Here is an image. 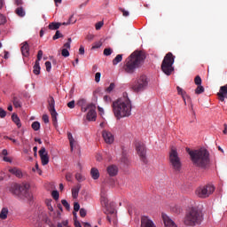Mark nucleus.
Returning a JSON list of instances; mask_svg holds the SVG:
<instances>
[{"mask_svg":"<svg viewBox=\"0 0 227 227\" xmlns=\"http://www.w3.org/2000/svg\"><path fill=\"white\" fill-rule=\"evenodd\" d=\"M108 200H107V196H106V193L104 192V191H101V202L103 203V205H105V207L107 205L108 203Z\"/></svg>","mask_w":227,"mask_h":227,"instance_id":"33","label":"nucleus"},{"mask_svg":"<svg viewBox=\"0 0 227 227\" xmlns=\"http://www.w3.org/2000/svg\"><path fill=\"white\" fill-rule=\"evenodd\" d=\"M21 54L25 58H27L29 56V44L27 43V42H24L21 44Z\"/></svg>","mask_w":227,"mask_h":227,"instance_id":"20","label":"nucleus"},{"mask_svg":"<svg viewBox=\"0 0 227 227\" xmlns=\"http://www.w3.org/2000/svg\"><path fill=\"white\" fill-rule=\"evenodd\" d=\"M75 178H76L77 182H82V180H84V177L82 176V175H81V173H76Z\"/></svg>","mask_w":227,"mask_h":227,"instance_id":"46","label":"nucleus"},{"mask_svg":"<svg viewBox=\"0 0 227 227\" xmlns=\"http://www.w3.org/2000/svg\"><path fill=\"white\" fill-rule=\"evenodd\" d=\"M74 212H79V210H81V205L79 204V202L74 203Z\"/></svg>","mask_w":227,"mask_h":227,"instance_id":"48","label":"nucleus"},{"mask_svg":"<svg viewBox=\"0 0 227 227\" xmlns=\"http://www.w3.org/2000/svg\"><path fill=\"white\" fill-rule=\"evenodd\" d=\"M102 136L106 145H113V143H114V136L111 131L103 130Z\"/></svg>","mask_w":227,"mask_h":227,"instance_id":"14","label":"nucleus"},{"mask_svg":"<svg viewBox=\"0 0 227 227\" xmlns=\"http://www.w3.org/2000/svg\"><path fill=\"white\" fill-rule=\"evenodd\" d=\"M40 62H38V60H35V65L33 67V74H35V75H40Z\"/></svg>","mask_w":227,"mask_h":227,"instance_id":"24","label":"nucleus"},{"mask_svg":"<svg viewBox=\"0 0 227 227\" xmlns=\"http://www.w3.org/2000/svg\"><path fill=\"white\" fill-rule=\"evenodd\" d=\"M67 137L69 139L71 152H73L74 151V143H75V140L74 139L72 133H68Z\"/></svg>","mask_w":227,"mask_h":227,"instance_id":"32","label":"nucleus"},{"mask_svg":"<svg viewBox=\"0 0 227 227\" xmlns=\"http://www.w3.org/2000/svg\"><path fill=\"white\" fill-rule=\"evenodd\" d=\"M106 173L109 176H116L118 175V167L116 165H110L106 168Z\"/></svg>","mask_w":227,"mask_h":227,"instance_id":"19","label":"nucleus"},{"mask_svg":"<svg viewBox=\"0 0 227 227\" xmlns=\"http://www.w3.org/2000/svg\"><path fill=\"white\" fill-rule=\"evenodd\" d=\"M72 43V38H68L67 39V42L66 43H64L63 45V49L61 51V55L64 57V58H68V56H70V51H68V49H70V45Z\"/></svg>","mask_w":227,"mask_h":227,"instance_id":"16","label":"nucleus"},{"mask_svg":"<svg viewBox=\"0 0 227 227\" xmlns=\"http://www.w3.org/2000/svg\"><path fill=\"white\" fill-rule=\"evenodd\" d=\"M87 113L88 121H97V106L93 103H89V109Z\"/></svg>","mask_w":227,"mask_h":227,"instance_id":"12","label":"nucleus"},{"mask_svg":"<svg viewBox=\"0 0 227 227\" xmlns=\"http://www.w3.org/2000/svg\"><path fill=\"white\" fill-rule=\"evenodd\" d=\"M33 171H38L39 175H42V170H40L38 163L35 164V168H33Z\"/></svg>","mask_w":227,"mask_h":227,"instance_id":"58","label":"nucleus"},{"mask_svg":"<svg viewBox=\"0 0 227 227\" xmlns=\"http://www.w3.org/2000/svg\"><path fill=\"white\" fill-rule=\"evenodd\" d=\"M203 221V215L196 207H192L185 215L184 223L186 226H198Z\"/></svg>","mask_w":227,"mask_h":227,"instance_id":"5","label":"nucleus"},{"mask_svg":"<svg viewBox=\"0 0 227 227\" xmlns=\"http://www.w3.org/2000/svg\"><path fill=\"white\" fill-rule=\"evenodd\" d=\"M176 90H177L178 95H181V96H182V98H183V100H184L185 106H187V100H188V102H190V101H191V97H189V96L187 95V92H185V90H184V89H182V88H180V87L177 86V87H176Z\"/></svg>","mask_w":227,"mask_h":227,"instance_id":"17","label":"nucleus"},{"mask_svg":"<svg viewBox=\"0 0 227 227\" xmlns=\"http://www.w3.org/2000/svg\"><path fill=\"white\" fill-rule=\"evenodd\" d=\"M61 203L63 207H65L66 210H70V204L68 203V201H67V200H62Z\"/></svg>","mask_w":227,"mask_h":227,"instance_id":"38","label":"nucleus"},{"mask_svg":"<svg viewBox=\"0 0 227 227\" xmlns=\"http://www.w3.org/2000/svg\"><path fill=\"white\" fill-rule=\"evenodd\" d=\"M100 47H102V42L99 41L94 43L92 49H100Z\"/></svg>","mask_w":227,"mask_h":227,"instance_id":"50","label":"nucleus"},{"mask_svg":"<svg viewBox=\"0 0 227 227\" xmlns=\"http://www.w3.org/2000/svg\"><path fill=\"white\" fill-rule=\"evenodd\" d=\"M32 129L33 130H35V131L40 130V123L38 121H34L32 123Z\"/></svg>","mask_w":227,"mask_h":227,"instance_id":"37","label":"nucleus"},{"mask_svg":"<svg viewBox=\"0 0 227 227\" xmlns=\"http://www.w3.org/2000/svg\"><path fill=\"white\" fill-rule=\"evenodd\" d=\"M201 93H205V88L201 85H198V87L195 90V94L201 95Z\"/></svg>","mask_w":227,"mask_h":227,"instance_id":"35","label":"nucleus"},{"mask_svg":"<svg viewBox=\"0 0 227 227\" xmlns=\"http://www.w3.org/2000/svg\"><path fill=\"white\" fill-rule=\"evenodd\" d=\"M163 223L165 224V227H178L176 226V223H175L173 220L169 218V216L163 215Z\"/></svg>","mask_w":227,"mask_h":227,"instance_id":"21","label":"nucleus"},{"mask_svg":"<svg viewBox=\"0 0 227 227\" xmlns=\"http://www.w3.org/2000/svg\"><path fill=\"white\" fill-rule=\"evenodd\" d=\"M9 173H12V175H15L18 178L22 177V171L17 168H10Z\"/></svg>","mask_w":227,"mask_h":227,"instance_id":"23","label":"nucleus"},{"mask_svg":"<svg viewBox=\"0 0 227 227\" xmlns=\"http://www.w3.org/2000/svg\"><path fill=\"white\" fill-rule=\"evenodd\" d=\"M214 191H215V187H214V185L207 184L197 188L195 191V194L199 198L205 199L208 198V196H210L214 192Z\"/></svg>","mask_w":227,"mask_h":227,"instance_id":"8","label":"nucleus"},{"mask_svg":"<svg viewBox=\"0 0 227 227\" xmlns=\"http://www.w3.org/2000/svg\"><path fill=\"white\" fill-rule=\"evenodd\" d=\"M201 77L200 75H197L194 79V82L197 86H201Z\"/></svg>","mask_w":227,"mask_h":227,"instance_id":"43","label":"nucleus"},{"mask_svg":"<svg viewBox=\"0 0 227 227\" xmlns=\"http://www.w3.org/2000/svg\"><path fill=\"white\" fill-rule=\"evenodd\" d=\"M123 59V55L122 54H118L114 59H113V65L116 66L118 63H121Z\"/></svg>","mask_w":227,"mask_h":227,"instance_id":"29","label":"nucleus"},{"mask_svg":"<svg viewBox=\"0 0 227 227\" xmlns=\"http://www.w3.org/2000/svg\"><path fill=\"white\" fill-rule=\"evenodd\" d=\"M136 150L142 162H144V164H146V162H148V160H146V147L145 146V144H143V142H137Z\"/></svg>","mask_w":227,"mask_h":227,"instance_id":"11","label":"nucleus"},{"mask_svg":"<svg viewBox=\"0 0 227 227\" xmlns=\"http://www.w3.org/2000/svg\"><path fill=\"white\" fill-rule=\"evenodd\" d=\"M120 12H121L123 17H129V11H126V10L123 9V8H120Z\"/></svg>","mask_w":227,"mask_h":227,"instance_id":"51","label":"nucleus"},{"mask_svg":"<svg viewBox=\"0 0 227 227\" xmlns=\"http://www.w3.org/2000/svg\"><path fill=\"white\" fill-rule=\"evenodd\" d=\"M60 224H62V226L67 227L68 226V220L62 221V223H60Z\"/></svg>","mask_w":227,"mask_h":227,"instance_id":"60","label":"nucleus"},{"mask_svg":"<svg viewBox=\"0 0 227 227\" xmlns=\"http://www.w3.org/2000/svg\"><path fill=\"white\" fill-rule=\"evenodd\" d=\"M76 104L79 107H81L82 113H86V111L90 109V103H88L86 98H80Z\"/></svg>","mask_w":227,"mask_h":227,"instance_id":"15","label":"nucleus"},{"mask_svg":"<svg viewBox=\"0 0 227 227\" xmlns=\"http://www.w3.org/2000/svg\"><path fill=\"white\" fill-rule=\"evenodd\" d=\"M77 20L74 18V15H71L67 22H63L62 26H68L70 24H75Z\"/></svg>","mask_w":227,"mask_h":227,"instance_id":"31","label":"nucleus"},{"mask_svg":"<svg viewBox=\"0 0 227 227\" xmlns=\"http://www.w3.org/2000/svg\"><path fill=\"white\" fill-rule=\"evenodd\" d=\"M101 75L102 74L100 73H96V74H95V81H96V82H100Z\"/></svg>","mask_w":227,"mask_h":227,"instance_id":"54","label":"nucleus"},{"mask_svg":"<svg viewBox=\"0 0 227 227\" xmlns=\"http://www.w3.org/2000/svg\"><path fill=\"white\" fill-rule=\"evenodd\" d=\"M90 175L93 180H98V178H100V172L97 169V168H91Z\"/></svg>","mask_w":227,"mask_h":227,"instance_id":"22","label":"nucleus"},{"mask_svg":"<svg viewBox=\"0 0 227 227\" xmlns=\"http://www.w3.org/2000/svg\"><path fill=\"white\" fill-rule=\"evenodd\" d=\"M39 157L41 158L43 166H47V164H49V153H47V150H45V147H42L39 150Z\"/></svg>","mask_w":227,"mask_h":227,"instance_id":"13","label":"nucleus"},{"mask_svg":"<svg viewBox=\"0 0 227 227\" xmlns=\"http://www.w3.org/2000/svg\"><path fill=\"white\" fill-rule=\"evenodd\" d=\"M12 102L14 107H22V103L20 102V99H19V98L14 97Z\"/></svg>","mask_w":227,"mask_h":227,"instance_id":"34","label":"nucleus"},{"mask_svg":"<svg viewBox=\"0 0 227 227\" xmlns=\"http://www.w3.org/2000/svg\"><path fill=\"white\" fill-rule=\"evenodd\" d=\"M67 107H69V109H74V107H75V101L72 100V101L68 102Z\"/></svg>","mask_w":227,"mask_h":227,"instance_id":"52","label":"nucleus"},{"mask_svg":"<svg viewBox=\"0 0 227 227\" xmlns=\"http://www.w3.org/2000/svg\"><path fill=\"white\" fill-rule=\"evenodd\" d=\"M168 160L174 171H180V169H182V160L176 148L170 150Z\"/></svg>","mask_w":227,"mask_h":227,"instance_id":"7","label":"nucleus"},{"mask_svg":"<svg viewBox=\"0 0 227 227\" xmlns=\"http://www.w3.org/2000/svg\"><path fill=\"white\" fill-rule=\"evenodd\" d=\"M98 111L99 112V114H101V115L104 114V108L98 106Z\"/></svg>","mask_w":227,"mask_h":227,"instance_id":"63","label":"nucleus"},{"mask_svg":"<svg viewBox=\"0 0 227 227\" xmlns=\"http://www.w3.org/2000/svg\"><path fill=\"white\" fill-rule=\"evenodd\" d=\"M0 118H6V111L3 108H0Z\"/></svg>","mask_w":227,"mask_h":227,"instance_id":"53","label":"nucleus"},{"mask_svg":"<svg viewBox=\"0 0 227 227\" xmlns=\"http://www.w3.org/2000/svg\"><path fill=\"white\" fill-rule=\"evenodd\" d=\"M59 38H63V34H61V32H59V30H57L55 35H53L52 39L58 40Z\"/></svg>","mask_w":227,"mask_h":227,"instance_id":"36","label":"nucleus"},{"mask_svg":"<svg viewBox=\"0 0 227 227\" xmlns=\"http://www.w3.org/2000/svg\"><path fill=\"white\" fill-rule=\"evenodd\" d=\"M102 26H104V21H98V23H96L95 25L96 30L98 31L102 29Z\"/></svg>","mask_w":227,"mask_h":227,"instance_id":"44","label":"nucleus"},{"mask_svg":"<svg viewBox=\"0 0 227 227\" xmlns=\"http://www.w3.org/2000/svg\"><path fill=\"white\" fill-rule=\"evenodd\" d=\"M86 214H87L86 209H84V208L80 209L81 217H86Z\"/></svg>","mask_w":227,"mask_h":227,"instance_id":"55","label":"nucleus"},{"mask_svg":"<svg viewBox=\"0 0 227 227\" xmlns=\"http://www.w3.org/2000/svg\"><path fill=\"white\" fill-rule=\"evenodd\" d=\"M15 4L20 6L22 4V0H15Z\"/></svg>","mask_w":227,"mask_h":227,"instance_id":"62","label":"nucleus"},{"mask_svg":"<svg viewBox=\"0 0 227 227\" xmlns=\"http://www.w3.org/2000/svg\"><path fill=\"white\" fill-rule=\"evenodd\" d=\"M12 120L17 125L18 129H20V127H22V124L20 123V119L19 118V116L17 114H13L12 115Z\"/></svg>","mask_w":227,"mask_h":227,"instance_id":"27","label":"nucleus"},{"mask_svg":"<svg viewBox=\"0 0 227 227\" xmlns=\"http://www.w3.org/2000/svg\"><path fill=\"white\" fill-rule=\"evenodd\" d=\"M121 162H123V164H129V158H127V156L123 155L121 157Z\"/></svg>","mask_w":227,"mask_h":227,"instance_id":"56","label":"nucleus"},{"mask_svg":"<svg viewBox=\"0 0 227 227\" xmlns=\"http://www.w3.org/2000/svg\"><path fill=\"white\" fill-rule=\"evenodd\" d=\"M8 217V209L6 207H3L0 212V219H6Z\"/></svg>","mask_w":227,"mask_h":227,"instance_id":"30","label":"nucleus"},{"mask_svg":"<svg viewBox=\"0 0 227 227\" xmlns=\"http://www.w3.org/2000/svg\"><path fill=\"white\" fill-rule=\"evenodd\" d=\"M186 152L190 155L192 163L195 168L207 169V168L210 166V152H208L205 147L195 150L186 148Z\"/></svg>","mask_w":227,"mask_h":227,"instance_id":"1","label":"nucleus"},{"mask_svg":"<svg viewBox=\"0 0 227 227\" xmlns=\"http://www.w3.org/2000/svg\"><path fill=\"white\" fill-rule=\"evenodd\" d=\"M148 86V80L146 75H141L137 81L132 84V90L136 91V93H139V91H143Z\"/></svg>","mask_w":227,"mask_h":227,"instance_id":"10","label":"nucleus"},{"mask_svg":"<svg viewBox=\"0 0 227 227\" xmlns=\"http://www.w3.org/2000/svg\"><path fill=\"white\" fill-rule=\"evenodd\" d=\"M51 196L53 200H59V192L58 191H52Z\"/></svg>","mask_w":227,"mask_h":227,"instance_id":"42","label":"nucleus"},{"mask_svg":"<svg viewBox=\"0 0 227 227\" xmlns=\"http://www.w3.org/2000/svg\"><path fill=\"white\" fill-rule=\"evenodd\" d=\"M43 121L44 123H49V115L43 114Z\"/></svg>","mask_w":227,"mask_h":227,"instance_id":"57","label":"nucleus"},{"mask_svg":"<svg viewBox=\"0 0 227 227\" xmlns=\"http://www.w3.org/2000/svg\"><path fill=\"white\" fill-rule=\"evenodd\" d=\"M4 162H12V159H10L9 157H6V156L4 157Z\"/></svg>","mask_w":227,"mask_h":227,"instance_id":"64","label":"nucleus"},{"mask_svg":"<svg viewBox=\"0 0 227 227\" xmlns=\"http://www.w3.org/2000/svg\"><path fill=\"white\" fill-rule=\"evenodd\" d=\"M48 110L51 113L54 127H58V112H56V101L54 100V97L52 96H50L48 98Z\"/></svg>","mask_w":227,"mask_h":227,"instance_id":"9","label":"nucleus"},{"mask_svg":"<svg viewBox=\"0 0 227 227\" xmlns=\"http://www.w3.org/2000/svg\"><path fill=\"white\" fill-rule=\"evenodd\" d=\"M145 60V54L142 51H135L127 58L123 66V70L126 74H134L136 68H139L141 61Z\"/></svg>","mask_w":227,"mask_h":227,"instance_id":"3","label":"nucleus"},{"mask_svg":"<svg viewBox=\"0 0 227 227\" xmlns=\"http://www.w3.org/2000/svg\"><path fill=\"white\" fill-rule=\"evenodd\" d=\"M103 54L105 56H111V54H113V50L111 48H106L104 50Z\"/></svg>","mask_w":227,"mask_h":227,"instance_id":"40","label":"nucleus"},{"mask_svg":"<svg viewBox=\"0 0 227 227\" xmlns=\"http://www.w3.org/2000/svg\"><path fill=\"white\" fill-rule=\"evenodd\" d=\"M10 192L20 200H33V195L29 193L27 184H12L9 188Z\"/></svg>","mask_w":227,"mask_h":227,"instance_id":"4","label":"nucleus"},{"mask_svg":"<svg viewBox=\"0 0 227 227\" xmlns=\"http://www.w3.org/2000/svg\"><path fill=\"white\" fill-rule=\"evenodd\" d=\"M79 54L84 55V46H80Z\"/></svg>","mask_w":227,"mask_h":227,"instance_id":"59","label":"nucleus"},{"mask_svg":"<svg viewBox=\"0 0 227 227\" xmlns=\"http://www.w3.org/2000/svg\"><path fill=\"white\" fill-rule=\"evenodd\" d=\"M115 87L116 85L114 82H112L110 83L109 87L106 89V91L107 93H111V91H113V90H114Z\"/></svg>","mask_w":227,"mask_h":227,"instance_id":"41","label":"nucleus"},{"mask_svg":"<svg viewBox=\"0 0 227 227\" xmlns=\"http://www.w3.org/2000/svg\"><path fill=\"white\" fill-rule=\"evenodd\" d=\"M73 176H74L72 175V173L68 172V173L66 174V180H67V182H72Z\"/></svg>","mask_w":227,"mask_h":227,"instance_id":"49","label":"nucleus"},{"mask_svg":"<svg viewBox=\"0 0 227 227\" xmlns=\"http://www.w3.org/2000/svg\"><path fill=\"white\" fill-rule=\"evenodd\" d=\"M104 100H105V102H111V97H109V96H105V97H104Z\"/></svg>","mask_w":227,"mask_h":227,"instance_id":"61","label":"nucleus"},{"mask_svg":"<svg viewBox=\"0 0 227 227\" xmlns=\"http://www.w3.org/2000/svg\"><path fill=\"white\" fill-rule=\"evenodd\" d=\"M15 13L18 15V17H26V11H24L23 7L16 8Z\"/></svg>","mask_w":227,"mask_h":227,"instance_id":"28","label":"nucleus"},{"mask_svg":"<svg viewBox=\"0 0 227 227\" xmlns=\"http://www.w3.org/2000/svg\"><path fill=\"white\" fill-rule=\"evenodd\" d=\"M4 24H6V17H4L3 14H0V26H4Z\"/></svg>","mask_w":227,"mask_h":227,"instance_id":"45","label":"nucleus"},{"mask_svg":"<svg viewBox=\"0 0 227 227\" xmlns=\"http://www.w3.org/2000/svg\"><path fill=\"white\" fill-rule=\"evenodd\" d=\"M141 227H156L155 223L147 216H143L141 219Z\"/></svg>","mask_w":227,"mask_h":227,"instance_id":"18","label":"nucleus"},{"mask_svg":"<svg viewBox=\"0 0 227 227\" xmlns=\"http://www.w3.org/2000/svg\"><path fill=\"white\" fill-rule=\"evenodd\" d=\"M113 112L117 120L121 118H128L132 114V103L127 96V93H123V98L113 102Z\"/></svg>","mask_w":227,"mask_h":227,"instance_id":"2","label":"nucleus"},{"mask_svg":"<svg viewBox=\"0 0 227 227\" xmlns=\"http://www.w3.org/2000/svg\"><path fill=\"white\" fill-rule=\"evenodd\" d=\"M79 191H81V184H77L72 189V196L74 200L79 196Z\"/></svg>","mask_w":227,"mask_h":227,"instance_id":"26","label":"nucleus"},{"mask_svg":"<svg viewBox=\"0 0 227 227\" xmlns=\"http://www.w3.org/2000/svg\"><path fill=\"white\" fill-rule=\"evenodd\" d=\"M61 26H63V23L51 22L49 24L48 27H49V29L56 30V29H59V27H61Z\"/></svg>","mask_w":227,"mask_h":227,"instance_id":"25","label":"nucleus"},{"mask_svg":"<svg viewBox=\"0 0 227 227\" xmlns=\"http://www.w3.org/2000/svg\"><path fill=\"white\" fill-rule=\"evenodd\" d=\"M45 67H46V71L51 72V70L52 68V64H51V61L45 62Z\"/></svg>","mask_w":227,"mask_h":227,"instance_id":"47","label":"nucleus"},{"mask_svg":"<svg viewBox=\"0 0 227 227\" xmlns=\"http://www.w3.org/2000/svg\"><path fill=\"white\" fill-rule=\"evenodd\" d=\"M174 63L175 56L173 53H167L161 63V70L165 75H171V74H173L175 71V67H173Z\"/></svg>","mask_w":227,"mask_h":227,"instance_id":"6","label":"nucleus"},{"mask_svg":"<svg viewBox=\"0 0 227 227\" xmlns=\"http://www.w3.org/2000/svg\"><path fill=\"white\" fill-rule=\"evenodd\" d=\"M43 57V51L39 50L37 52V59L36 61H38V63H40V61H42V58Z\"/></svg>","mask_w":227,"mask_h":227,"instance_id":"39","label":"nucleus"}]
</instances>
